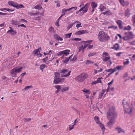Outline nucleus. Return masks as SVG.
Wrapping results in <instances>:
<instances>
[{
	"instance_id": "21",
	"label": "nucleus",
	"mask_w": 135,
	"mask_h": 135,
	"mask_svg": "<svg viewBox=\"0 0 135 135\" xmlns=\"http://www.w3.org/2000/svg\"><path fill=\"white\" fill-rule=\"evenodd\" d=\"M68 71V69H65L62 70H59V72L60 73L64 74L67 72Z\"/></svg>"
},
{
	"instance_id": "30",
	"label": "nucleus",
	"mask_w": 135,
	"mask_h": 135,
	"mask_svg": "<svg viewBox=\"0 0 135 135\" xmlns=\"http://www.w3.org/2000/svg\"><path fill=\"white\" fill-rule=\"evenodd\" d=\"M81 40V38H74V39L72 38V39H70L69 40V41H73L74 40L75 41H79Z\"/></svg>"
},
{
	"instance_id": "27",
	"label": "nucleus",
	"mask_w": 135,
	"mask_h": 135,
	"mask_svg": "<svg viewBox=\"0 0 135 135\" xmlns=\"http://www.w3.org/2000/svg\"><path fill=\"white\" fill-rule=\"evenodd\" d=\"M46 65L45 64H42L40 65V69L42 71H43V69L46 66Z\"/></svg>"
},
{
	"instance_id": "34",
	"label": "nucleus",
	"mask_w": 135,
	"mask_h": 135,
	"mask_svg": "<svg viewBox=\"0 0 135 135\" xmlns=\"http://www.w3.org/2000/svg\"><path fill=\"white\" fill-rule=\"evenodd\" d=\"M92 41V40H88L86 41H81L80 42L81 43H83L84 44H85L86 43H91Z\"/></svg>"
},
{
	"instance_id": "49",
	"label": "nucleus",
	"mask_w": 135,
	"mask_h": 135,
	"mask_svg": "<svg viewBox=\"0 0 135 135\" xmlns=\"http://www.w3.org/2000/svg\"><path fill=\"white\" fill-rule=\"evenodd\" d=\"M2 78L3 80H8V78L5 76H2Z\"/></svg>"
},
{
	"instance_id": "42",
	"label": "nucleus",
	"mask_w": 135,
	"mask_h": 135,
	"mask_svg": "<svg viewBox=\"0 0 135 135\" xmlns=\"http://www.w3.org/2000/svg\"><path fill=\"white\" fill-rule=\"evenodd\" d=\"M32 85L31 86H27L25 87V88H24V89L25 90H27L29 88H30L32 87Z\"/></svg>"
},
{
	"instance_id": "15",
	"label": "nucleus",
	"mask_w": 135,
	"mask_h": 135,
	"mask_svg": "<svg viewBox=\"0 0 135 135\" xmlns=\"http://www.w3.org/2000/svg\"><path fill=\"white\" fill-rule=\"evenodd\" d=\"M106 91L105 90L103 89L102 90V92L100 93L99 96V99L101 98L103 96L104 93Z\"/></svg>"
},
{
	"instance_id": "22",
	"label": "nucleus",
	"mask_w": 135,
	"mask_h": 135,
	"mask_svg": "<svg viewBox=\"0 0 135 135\" xmlns=\"http://www.w3.org/2000/svg\"><path fill=\"white\" fill-rule=\"evenodd\" d=\"M16 8L17 9H19L20 8H23L24 7V6L22 4H18L17 6H15Z\"/></svg>"
},
{
	"instance_id": "29",
	"label": "nucleus",
	"mask_w": 135,
	"mask_h": 135,
	"mask_svg": "<svg viewBox=\"0 0 135 135\" xmlns=\"http://www.w3.org/2000/svg\"><path fill=\"white\" fill-rule=\"evenodd\" d=\"M23 68L22 67H20L18 69H15V70L16 71V72L17 73H19L22 70V69Z\"/></svg>"
},
{
	"instance_id": "37",
	"label": "nucleus",
	"mask_w": 135,
	"mask_h": 135,
	"mask_svg": "<svg viewBox=\"0 0 135 135\" xmlns=\"http://www.w3.org/2000/svg\"><path fill=\"white\" fill-rule=\"evenodd\" d=\"M55 87L56 89L59 90H60L61 88V86L59 85H57L55 86Z\"/></svg>"
},
{
	"instance_id": "47",
	"label": "nucleus",
	"mask_w": 135,
	"mask_h": 135,
	"mask_svg": "<svg viewBox=\"0 0 135 135\" xmlns=\"http://www.w3.org/2000/svg\"><path fill=\"white\" fill-rule=\"evenodd\" d=\"M102 77L99 78L97 79V81H98V83H102V81L100 80V79H102Z\"/></svg>"
},
{
	"instance_id": "57",
	"label": "nucleus",
	"mask_w": 135,
	"mask_h": 135,
	"mask_svg": "<svg viewBox=\"0 0 135 135\" xmlns=\"http://www.w3.org/2000/svg\"><path fill=\"white\" fill-rule=\"evenodd\" d=\"M93 45H89L88 47V48H87V50H88V49H91L93 48Z\"/></svg>"
},
{
	"instance_id": "16",
	"label": "nucleus",
	"mask_w": 135,
	"mask_h": 135,
	"mask_svg": "<svg viewBox=\"0 0 135 135\" xmlns=\"http://www.w3.org/2000/svg\"><path fill=\"white\" fill-rule=\"evenodd\" d=\"M99 8L100 9V11H103L104 9H106V7L104 6L102 4H101L100 5Z\"/></svg>"
},
{
	"instance_id": "20",
	"label": "nucleus",
	"mask_w": 135,
	"mask_h": 135,
	"mask_svg": "<svg viewBox=\"0 0 135 135\" xmlns=\"http://www.w3.org/2000/svg\"><path fill=\"white\" fill-rule=\"evenodd\" d=\"M94 118L97 124H98L99 123H100V122L99 120V118L98 117L95 116L94 117Z\"/></svg>"
},
{
	"instance_id": "26",
	"label": "nucleus",
	"mask_w": 135,
	"mask_h": 135,
	"mask_svg": "<svg viewBox=\"0 0 135 135\" xmlns=\"http://www.w3.org/2000/svg\"><path fill=\"white\" fill-rule=\"evenodd\" d=\"M11 74H13L15 75H16V71L15 68L13 69L10 72Z\"/></svg>"
},
{
	"instance_id": "45",
	"label": "nucleus",
	"mask_w": 135,
	"mask_h": 135,
	"mask_svg": "<svg viewBox=\"0 0 135 135\" xmlns=\"http://www.w3.org/2000/svg\"><path fill=\"white\" fill-rule=\"evenodd\" d=\"M105 15H108L111 14V12L110 10L105 11Z\"/></svg>"
},
{
	"instance_id": "2",
	"label": "nucleus",
	"mask_w": 135,
	"mask_h": 135,
	"mask_svg": "<svg viewBox=\"0 0 135 135\" xmlns=\"http://www.w3.org/2000/svg\"><path fill=\"white\" fill-rule=\"evenodd\" d=\"M110 37L106 33L103 31H100L98 34V39L101 42H104L109 40Z\"/></svg>"
},
{
	"instance_id": "17",
	"label": "nucleus",
	"mask_w": 135,
	"mask_h": 135,
	"mask_svg": "<svg viewBox=\"0 0 135 135\" xmlns=\"http://www.w3.org/2000/svg\"><path fill=\"white\" fill-rule=\"evenodd\" d=\"M110 57L109 55V56L108 57H103L102 59L103 61H108L109 60H110Z\"/></svg>"
},
{
	"instance_id": "60",
	"label": "nucleus",
	"mask_w": 135,
	"mask_h": 135,
	"mask_svg": "<svg viewBox=\"0 0 135 135\" xmlns=\"http://www.w3.org/2000/svg\"><path fill=\"white\" fill-rule=\"evenodd\" d=\"M7 13H3L0 12V15H7Z\"/></svg>"
},
{
	"instance_id": "55",
	"label": "nucleus",
	"mask_w": 135,
	"mask_h": 135,
	"mask_svg": "<svg viewBox=\"0 0 135 135\" xmlns=\"http://www.w3.org/2000/svg\"><path fill=\"white\" fill-rule=\"evenodd\" d=\"M76 59V56L75 55L74 56L73 58L72 59L70 60L71 61H74Z\"/></svg>"
},
{
	"instance_id": "64",
	"label": "nucleus",
	"mask_w": 135,
	"mask_h": 135,
	"mask_svg": "<svg viewBox=\"0 0 135 135\" xmlns=\"http://www.w3.org/2000/svg\"><path fill=\"white\" fill-rule=\"evenodd\" d=\"M133 24L134 26H135V25H134V24H135V15L133 17Z\"/></svg>"
},
{
	"instance_id": "5",
	"label": "nucleus",
	"mask_w": 135,
	"mask_h": 135,
	"mask_svg": "<svg viewBox=\"0 0 135 135\" xmlns=\"http://www.w3.org/2000/svg\"><path fill=\"white\" fill-rule=\"evenodd\" d=\"M64 78H54V83L58 84L60 83H62L64 81Z\"/></svg>"
},
{
	"instance_id": "9",
	"label": "nucleus",
	"mask_w": 135,
	"mask_h": 135,
	"mask_svg": "<svg viewBox=\"0 0 135 135\" xmlns=\"http://www.w3.org/2000/svg\"><path fill=\"white\" fill-rule=\"evenodd\" d=\"M81 76L82 78L84 80L85 79L87 78V76L86 74L85 73H82L80 75H79V76Z\"/></svg>"
},
{
	"instance_id": "58",
	"label": "nucleus",
	"mask_w": 135,
	"mask_h": 135,
	"mask_svg": "<svg viewBox=\"0 0 135 135\" xmlns=\"http://www.w3.org/2000/svg\"><path fill=\"white\" fill-rule=\"evenodd\" d=\"M113 69L112 68H110L108 70H106L105 71L108 72H110V73L112 71Z\"/></svg>"
},
{
	"instance_id": "1",
	"label": "nucleus",
	"mask_w": 135,
	"mask_h": 135,
	"mask_svg": "<svg viewBox=\"0 0 135 135\" xmlns=\"http://www.w3.org/2000/svg\"><path fill=\"white\" fill-rule=\"evenodd\" d=\"M107 115V118L109 120L107 125L108 126L111 127L114 124L117 116V113L115 112V108L112 107L109 108Z\"/></svg>"
},
{
	"instance_id": "32",
	"label": "nucleus",
	"mask_w": 135,
	"mask_h": 135,
	"mask_svg": "<svg viewBox=\"0 0 135 135\" xmlns=\"http://www.w3.org/2000/svg\"><path fill=\"white\" fill-rule=\"evenodd\" d=\"M49 31L51 33H54V28L52 27H50L49 29Z\"/></svg>"
},
{
	"instance_id": "52",
	"label": "nucleus",
	"mask_w": 135,
	"mask_h": 135,
	"mask_svg": "<svg viewBox=\"0 0 135 135\" xmlns=\"http://www.w3.org/2000/svg\"><path fill=\"white\" fill-rule=\"evenodd\" d=\"M114 80V79H113L112 80V81L110 82H109V83H108V86H109V85H111L113 83V82Z\"/></svg>"
},
{
	"instance_id": "50",
	"label": "nucleus",
	"mask_w": 135,
	"mask_h": 135,
	"mask_svg": "<svg viewBox=\"0 0 135 135\" xmlns=\"http://www.w3.org/2000/svg\"><path fill=\"white\" fill-rule=\"evenodd\" d=\"M126 60H127V61L126 62H124V65L128 64L129 62V59H126Z\"/></svg>"
},
{
	"instance_id": "59",
	"label": "nucleus",
	"mask_w": 135,
	"mask_h": 135,
	"mask_svg": "<svg viewBox=\"0 0 135 135\" xmlns=\"http://www.w3.org/2000/svg\"><path fill=\"white\" fill-rule=\"evenodd\" d=\"M98 83V81H97V80L95 81H92L91 83V84L92 85H94L95 84H96L97 83Z\"/></svg>"
},
{
	"instance_id": "31",
	"label": "nucleus",
	"mask_w": 135,
	"mask_h": 135,
	"mask_svg": "<svg viewBox=\"0 0 135 135\" xmlns=\"http://www.w3.org/2000/svg\"><path fill=\"white\" fill-rule=\"evenodd\" d=\"M69 88V87L63 88L61 90V91L62 92H63L68 90Z\"/></svg>"
},
{
	"instance_id": "12",
	"label": "nucleus",
	"mask_w": 135,
	"mask_h": 135,
	"mask_svg": "<svg viewBox=\"0 0 135 135\" xmlns=\"http://www.w3.org/2000/svg\"><path fill=\"white\" fill-rule=\"evenodd\" d=\"M85 33V31L84 30H80L76 32L75 33L76 35H81Z\"/></svg>"
},
{
	"instance_id": "36",
	"label": "nucleus",
	"mask_w": 135,
	"mask_h": 135,
	"mask_svg": "<svg viewBox=\"0 0 135 135\" xmlns=\"http://www.w3.org/2000/svg\"><path fill=\"white\" fill-rule=\"evenodd\" d=\"M71 71H69V72H68V74L66 75H62L61 76L64 77H66L67 76H69L70 74V73H71Z\"/></svg>"
},
{
	"instance_id": "13",
	"label": "nucleus",
	"mask_w": 135,
	"mask_h": 135,
	"mask_svg": "<svg viewBox=\"0 0 135 135\" xmlns=\"http://www.w3.org/2000/svg\"><path fill=\"white\" fill-rule=\"evenodd\" d=\"M79 76V75L75 78V79L79 82H83L84 80L80 76Z\"/></svg>"
},
{
	"instance_id": "6",
	"label": "nucleus",
	"mask_w": 135,
	"mask_h": 135,
	"mask_svg": "<svg viewBox=\"0 0 135 135\" xmlns=\"http://www.w3.org/2000/svg\"><path fill=\"white\" fill-rule=\"evenodd\" d=\"M125 11V16L127 17H129L131 15L130 11L129 9L128 8H127Z\"/></svg>"
},
{
	"instance_id": "33",
	"label": "nucleus",
	"mask_w": 135,
	"mask_h": 135,
	"mask_svg": "<svg viewBox=\"0 0 135 135\" xmlns=\"http://www.w3.org/2000/svg\"><path fill=\"white\" fill-rule=\"evenodd\" d=\"M54 2L57 3L56 4V6L58 7H59L60 6V1H59L57 0V1H54Z\"/></svg>"
},
{
	"instance_id": "10",
	"label": "nucleus",
	"mask_w": 135,
	"mask_h": 135,
	"mask_svg": "<svg viewBox=\"0 0 135 135\" xmlns=\"http://www.w3.org/2000/svg\"><path fill=\"white\" fill-rule=\"evenodd\" d=\"M121 5L123 6H125L127 4H128L127 2H125L124 0H119Z\"/></svg>"
},
{
	"instance_id": "48",
	"label": "nucleus",
	"mask_w": 135,
	"mask_h": 135,
	"mask_svg": "<svg viewBox=\"0 0 135 135\" xmlns=\"http://www.w3.org/2000/svg\"><path fill=\"white\" fill-rule=\"evenodd\" d=\"M94 63L93 62H92L90 60H87L86 61V63L89 64H93Z\"/></svg>"
},
{
	"instance_id": "11",
	"label": "nucleus",
	"mask_w": 135,
	"mask_h": 135,
	"mask_svg": "<svg viewBox=\"0 0 135 135\" xmlns=\"http://www.w3.org/2000/svg\"><path fill=\"white\" fill-rule=\"evenodd\" d=\"M119 48V45L118 43H116L113 45V47L112 48L115 49V50H118Z\"/></svg>"
},
{
	"instance_id": "51",
	"label": "nucleus",
	"mask_w": 135,
	"mask_h": 135,
	"mask_svg": "<svg viewBox=\"0 0 135 135\" xmlns=\"http://www.w3.org/2000/svg\"><path fill=\"white\" fill-rule=\"evenodd\" d=\"M122 66H116V68L117 70H121Z\"/></svg>"
},
{
	"instance_id": "62",
	"label": "nucleus",
	"mask_w": 135,
	"mask_h": 135,
	"mask_svg": "<svg viewBox=\"0 0 135 135\" xmlns=\"http://www.w3.org/2000/svg\"><path fill=\"white\" fill-rule=\"evenodd\" d=\"M128 74L127 73H125L123 76V78H124L125 77H127L128 76Z\"/></svg>"
},
{
	"instance_id": "39",
	"label": "nucleus",
	"mask_w": 135,
	"mask_h": 135,
	"mask_svg": "<svg viewBox=\"0 0 135 135\" xmlns=\"http://www.w3.org/2000/svg\"><path fill=\"white\" fill-rule=\"evenodd\" d=\"M72 33H69L67 34L66 35V37L65 38H70V36L72 34Z\"/></svg>"
},
{
	"instance_id": "18",
	"label": "nucleus",
	"mask_w": 135,
	"mask_h": 135,
	"mask_svg": "<svg viewBox=\"0 0 135 135\" xmlns=\"http://www.w3.org/2000/svg\"><path fill=\"white\" fill-rule=\"evenodd\" d=\"M9 31H10V33L11 34L14 35L16 34V31H14L13 28L10 29Z\"/></svg>"
},
{
	"instance_id": "25",
	"label": "nucleus",
	"mask_w": 135,
	"mask_h": 135,
	"mask_svg": "<svg viewBox=\"0 0 135 135\" xmlns=\"http://www.w3.org/2000/svg\"><path fill=\"white\" fill-rule=\"evenodd\" d=\"M11 23L12 24L15 25H17L19 23L18 21H14L13 20H12Z\"/></svg>"
},
{
	"instance_id": "3",
	"label": "nucleus",
	"mask_w": 135,
	"mask_h": 135,
	"mask_svg": "<svg viewBox=\"0 0 135 135\" xmlns=\"http://www.w3.org/2000/svg\"><path fill=\"white\" fill-rule=\"evenodd\" d=\"M126 36L123 37V39L124 41H127L130 39H133L135 35L132 32H124Z\"/></svg>"
},
{
	"instance_id": "7",
	"label": "nucleus",
	"mask_w": 135,
	"mask_h": 135,
	"mask_svg": "<svg viewBox=\"0 0 135 135\" xmlns=\"http://www.w3.org/2000/svg\"><path fill=\"white\" fill-rule=\"evenodd\" d=\"M54 38L58 40H60L61 41H62L63 40V39L61 38L59 35L57 34H55L54 35Z\"/></svg>"
},
{
	"instance_id": "35",
	"label": "nucleus",
	"mask_w": 135,
	"mask_h": 135,
	"mask_svg": "<svg viewBox=\"0 0 135 135\" xmlns=\"http://www.w3.org/2000/svg\"><path fill=\"white\" fill-rule=\"evenodd\" d=\"M82 91L84 93H85L88 94H90V90H87L84 88L82 90Z\"/></svg>"
},
{
	"instance_id": "53",
	"label": "nucleus",
	"mask_w": 135,
	"mask_h": 135,
	"mask_svg": "<svg viewBox=\"0 0 135 135\" xmlns=\"http://www.w3.org/2000/svg\"><path fill=\"white\" fill-rule=\"evenodd\" d=\"M24 119H25V120L27 122L31 120V118H25Z\"/></svg>"
},
{
	"instance_id": "43",
	"label": "nucleus",
	"mask_w": 135,
	"mask_h": 135,
	"mask_svg": "<svg viewBox=\"0 0 135 135\" xmlns=\"http://www.w3.org/2000/svg\"><path fill=\"white\" fill-rule=\"evenodd\" d=\"M75 23H74L70 24L69 26L67 28L69 30L70 28H71L72 27V26Z\"/></svg>"
},
{
	"instance_id": "24",
	"label": "nucleus",
	"mask_w": 135,
	"mask_h": 135,
	"mask_svg": "<svg viewBox=\"0 0 135 135\" xmlns=\"http://www.w3.org/2000/svg\"><path fill=\"white\" fill-rule=\"evenodd\" d=\"M91 6L92 8H95L97 6V4L94 2H92L91 3Z\"/></svg>"
},
{
	"instance_id": "14",
	"label": "nucleus",
	"mask_w": 135,
	"mask_h": 135,
	"mask_svg": "<svg viewBox=\"0 0 135 135\" xmlns=\"http://www.w3.org/2000/svg\"><path fill=\"white\" fill-rule=\"evenodd\" d=\"M116 130H117L118 131V133H120L121 132H122L123 133H125L124 131L120 127H117L115 128Z\"/></svg>"
},
{
	"instance_id": "56",
	"label": "nucleus",
	"mask_w": 135,
	"mask_h": 135,
	"mask_svg": "<svg viewBox=\"0 0 135 135\" xmlns=\"http://www.w3.org/2000/svg\"><path fill=\"white\" fill-rule=\"evenodd\" d=\"M81 25V23H80L79 24H77L76 26L77 28H78L79 27H81L82 26H80Z\"/></svg>"
},
{
	"instance_id": "38",
	"label": "nucleus",
	"mask_w": 135,
	"mask_h": 135,
	"mask_svg": "<svg viewBox=\"0 0 135 135\" xmlns=\"http://www.w3.org/2000/svg\"><path fill=\"white\" fill-rule=\"evenodd\" d=\"M40 13L39 12H37L36 13H33L32 12L30 14V15L31 16L32 15H39Z\"/></svg>"
},
{
	"instance_id": "19",
	"label": "nucleus",
	"mask_w": 135,
	"mask_h": 135,
	"mask_svg": "<svg viewBox=\"0 0 135 135\" xmlns=\"http://www.w3.org/2000/svg\"><path fill=\"white\" fill-rule=\"evenodd\" d=\"M88 7L86 8L84 10H83L82 12H81L80 14V15L81 16L83 15L84 13H86L88 9Z\"/></svg>"
},
{
	"instance_id": "41",
	"label": "nucleus",
	"mask_w": 135,
	"mask_h": 135,
	"mask_svg": "<svg viewBox=\"0 0 135 135\" xmlns=\"http://www.w3.org/2000/svg\"><path fill=\"white\" fill-rule=\"evenodd\" d=\"M122 22L120 20H118L116 21L117 23L119 25H121L122 24Z\"/></svg>"
},
{
	"instance_id": "40",
	"label": "nucleus",
	"mask_w": 135,
	"mask_h": 135,
	"mask_svg": "<svg viewBox=\"0 0 135 135\" xmlns=\"http://www.w3.org/2000/svg\"><path fill=\"white\" fill-rule=\"evenodd\" d=\"M14 2L12 1H9L8 2V4L11 6H12L13 5V4Z\"/></svg>"
},
{
	"instance_id": "61",
	"label": "nucleus",
	"mask_w": 135,
	"mask_h": 135,
	"mask_svg": "<svg viewBox=\"0 0 135 135\" xmlns=\"http://www.w3.org/2000/svg\"><path fill=\"white\" fill-rule=\"evenodd\" d=\"M20 26L23 27L25 28H26V27L25 25L23 24L18 25V27H19Z\"/></svg>"
},
{
	"instance_id": "44",
	"label": "nucleus",
	"mask_w": 135,
	"mask_h": 135,
	"mask_svg": "<svg viewBox=\"0 0 135 135\" xmlns=\"http://www.w3.org/2000/svg\"><path fill=\"white\" fill-rule=\"evenodd\" d=\"M96 54V53H90L89 54L88 56L90 57L91 56H94Z\"/></svg>"
},
{
	"instance_id": "28",
	"label": "nucleus",
	"mask_w": 135,
	"mask_h": 135,
	"mask_svg": "<svg viewBox=\"0 0 135 135\" xmlns=\"http://www.w3.org/2000/svg\"><path fill=\"white\" fill-rule=\"evenodd\" d=\"M54 74L55 75V76L54 77V78H60V73H57V72H55L54 73Z\"/></svg>"
},
{
	"instance_id": "4",
	"label": "nucleus",
	"mask_w": 135,
	"mask_h": 135,
	"mask_svg": "<svg viewBox=\"0 0 135 135\" xmlns=\"http://www.w3.org/2000/svg\"><path fill=\"white\" fill-rule=\"evenodd\" d=\"M122 104L123 105V107L124 108H125L124 105H126V107H127V113L129 114H131L133 109L132 104H129L128 102H126V104H125L123 102H122Z\"/></svg>"
},
{
	"instance_id": "23",
	"label": "nucleus",
	"mask_w": 135,
	"mask_h": 135,
	"mask_svg": "<svg viewBox=\"0 0 135 135\" xmlns=\"http://www.w3.org/2000/svg\"><path fill=\"white\" fill-rule=\"evenodd\" d=\"M98 124H99V126H100V127L102 129V130H105V128L104 125L102 124L100 122V123H99Z\"/></svg>"
},
{
	"instance_id": "46",
	"label": "nucleus",
	"mask_w": 135,
	"mask_h": 135,
	"mask_svg": "<svg viewBox=\"0 0 135 135\" xmlns=\"http://www.w3.org/2000/svg\"><path fill=\"white\" fill-rule=\"evenodd\" d=\"M69 60V59L68 58L66 57L65 60H63V62L64 63H66Z\"/></svg>"
},
{
	"instance_id": "54",
	"label": "nucleus",
	"mask_w": 135,
	"mask_h": 135,
	"mask_svg": "<svg viewBox=\"0 0 135 135\" xmlns=\"http://www.w3.org/2000/svg\"><path fill=\"white\" fill-rule=\"evenodd\" d=\"M75 125V124H74L72 126H70L69 127V130L70 131L71 130L73 129L74 128V127Z\"/></svg>"
},
{
	"instance_id": "8",
	"label": "nucleus",
	"mask_w": 135,
	"mask_h": 135,
	"mask_svg": "<svg viewBox=\"0 0 135 135\" xmlns=\"http://www.w3.org/2000/svg\"><path fill=\"white\" fill-rule=\"evenodd\" d=\"M40 50H41V47L38 48L37 49L33 51L32 53L35 55H39L38 53L39 52H40Z\"/></svg>"
},
{
	"instance_id": "63",
	"label": "nucleus",
	"mask_w": 135,
	"mask_h": 135,
	"mask_svg": "<svg viewBox=\"0 0 135 135\" xmlns=\"http://www.w3.org/2000/svg\"><path fill=\"white\" fill-rule=\"evenodd\" d=\"M34 8L37 9H39V5H37L35 6Z\"/></svg>"
}]
</instances>
